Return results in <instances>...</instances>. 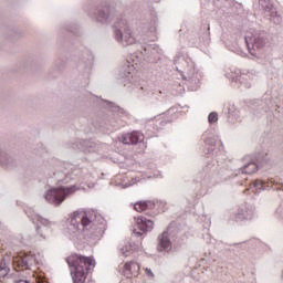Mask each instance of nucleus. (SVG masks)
I'll use <instances>...</instances> for the list:
<instances>
[{"mask_svg":"<svg viewBox=\"0 0 283 283\" xmlns=\"http://www.w3.org/2000/svg\"><path fill=\"white\" fill-rule=\"evenodd\" d=\"M105 230L106 221L101 213L95 210H77L70 216L66 235L74 242L84 238L99 241Z\"/></svg>","mask_w":283,"mask_h":283,"instance_id":"obj_1","label":"nucleus"},{"mask_svg":"<svg viewBox=\"0 0 283 283\" xmlns=\"http://www.w3.org/2000/svg\"><path fill=\"white\" fill-rule=\"evenodd\" d=\"M161 54L158 45L151 44L143 48V51L132 53L128 65H125L119 73V80L124 82H134V70L136 66H142L144 62L156 63Z\"/></svg>","mask_w":283,"mask_h":283,"instance_id":"obj_2","label":"nucleus"},{"mask_svg":"<svg viewBox=\"0 0 283 283\" xmlns=\"http://www.w3.org/2000/svg\"><path fill=\"white\" fill-rule=\"evenodd\" d=\"M233 177V171L227 165H220L219 161H208L198 174L201 186L212 188L229 181Z\"/></svg>","mask_w":283,"mask_h":283,"instance_id":"obj_3","label":"nucleus"},{"mask_svg":"<svg viewBox=\"0 0 283 283\" xmlns=\"http://www.w3.org/2000/svg\"><path fill=\"white\" fill-rule=\"evenodd\" d=\"M71 270L73 283H84L87 274L92 273L96 266L94 256L72 254L66 259Z\"/></svg>","mask_w":283,"mask_h":283,"instance_id":"obj_4","label":"nucleus"},{"mask_svg":"<svg viewBox=\"0 0 283 283\" xmlns=\"http://www.w3.org/2000/svg\"><path fill=\"white\" fill-rule=\"evenodd\" d=\"M113 38L123 46L138 43V39L133 33L130 23L126 18H118L113 24Z\"/></svg>","mask_w":283,"mask_h":283,"instance_id":"obj_5","label":"nucleus"},{"mask_svg":"<svg viewBox=\"0 0 283 283\" xmlns=\"http://www.w3.org/2000/svg\"><path fill=\"white\" fill-rule=\"evenodd\" d=\"M80 187L76 185H72L71 187H57L49 189L44 195L43 198L45 201L54 207H60L65 199L74 195Z\"/></svg>","mask_w":283,"mask_h":283,"instance_id":"obj_6","label":"nucleus"},{"mask_svg":"<svg viewBox=\"0 0 283 283\" xmlns=\"http://www.w3.org/2000/svg\"><path fill=\"white\" fill-rule=\"evenodd\" d=\"M249 53L259 56L269 43L268 34L264 31H253L244 36Z\"/></svg>","mask_w":283,"mask_h":283,"instance_id":"obj_7","label":"nucleus"},{"mask_svg":"<svg viewBox=\"0 0 283 283\" xmlns=\"http://www.w3.org/2000/svg\"><path fill=\"white\" fill-rule=\"evenodd\" d=\"M180 232L175 224H170L166 231L157 237V251L170 253L172 251V243H179Z\"/></svg>","mask_w":283,"mask_h":283,"instance_id":"obj_8","label":"nucleus"},{"mask_svg":"<svg viewBox=\"0 0 283 283\" xmlns=\"http://www.w3.org/2000/svg\"><path fill=\"white\" fill-rule=\"evenodd\" d=\"M184 64H187V69L185 71L179 69V65H176L177 71L181 74L184 81L187 82V85L190 91H197L200 86V82L202 78V73L197 70L196 64L193 62L188 63L182 59Z\"/></svg>","mask_w":283,"mask_h":283,"instance_id":"obj_9","label":"nucleus"},{"mask_svg":"<svg viewBox=\"0 0 283 283\" xmlns=\"http://www.w3.org/2000/svg\"><path fill=\"white\" fill-rule=\"evenodd\" d=\"M95 63V55L93 51L86 50L80 56L77 63L78 73L85 78V81H90V76H92L93 69Z\"/></svg>","mask_w":283,"mask_h":283,"instance_id":"obj_10","label":"nucleus"},{"mask_svg":"<svg viewBox=\"0 0 283 283\" xmlns=\"http://www.w3.org/2000/svg\"><path fill=\"white\" fill-rule=\"evenodd\" d=\"M72 148L77 149L84 154H92V153H105L108 149L106 144H102L97 140H83L76 139L72 143Z\"/></svg>","mask_w":283,"mask_h":283,"instance_id":"obj_11","label":"nucleus"},{"mask_svg":"<svg viewBox=\"0 0 283 283\" xmlns=\"http://www.w3.org/2000/svg\"><path fill=\"white\" fill-rule=\"evenodd\" d=\"M88 17L93 18L97 23L106 25L112 23L114 17L111 7L107 3L98 4L94 11H88Z\"/></svg>","mask_w":283,"mask_h":283,"instance_id":"obj_12","label":"nucleus"},{"mask_svg":"<svg viewBox=\"0 0 283 283\" xmlns=\"http://www.w3.org/2000/svg\"><path fill=\"white\" fill-rule=\"evenodd\" d=\"M135 221L136 226L133 229L132 238H139L138 243H142L147 232L153 231L154 221L151 219H147L146 217H135Z\"/></svg>","mask_w":283,"mask_h":283,"instance_id":"obj_13","label":"nucleus"},{"mask_svg":"<svg viewBox=\"0 0 283 283\" xmlns=\"http://www.w3.org/2000/svg\"><path fill=\"white\" fill-rule=\"evenodd\" d=\"M201 139L205 145V148H201V151H205V155L216 157L220 151V147H222L220 137L205 133Z\"/></svg>","mask_w":283,"mask_h":283,"instance_id":"obj_14","label":"nucleus"},{"mask_svg":"<svg viewBox=\"0 0 283 283\" xmlns=\"http://www.w3.org/2000/svg\"><path fill=\"white\" fill-rule=\"evenodd\" d=\"M33 222L36 223L35 227V231L36 234L42 239V240H46L49 238V235L52 232V228L53 226H55L54 221H50L49 219H45L39 214H35L32 218Z\"/></svg>","mask_w":283,"mask_h":283,"instance_id":"obj_15","label":"nucleus"},{"mask_svg":"<svg viewBox=\"0 0 283 283\" xmlns=\"http://www.w3.org/2000/svg\"><path fill=\"white\" fill-rule=\"evenodd\" d=\"M255 217V208L253 206L243 205L234 210L230 218L235 222H243V220H253Z\"/></svg>","mask_w":283,"mask_h":283,"instance_id":"obj_16","label":"nucleus"},{"mask_svg":"<svg viewBox=\"0 0 283 283\" xmlns=\"http://www.w3.org/2000/svg\"><path fill=\"white\" fill-rule=\"evenodd\" d=\"M232 82L237 84V87L251 88V74L249 72H242L241 70H234L231 74H227Z\"/></svg>","mask_w":283,"mask_h":283,"instance_id":"obj_17","label":"nucleus"},{"mask_svg":"<svg viewBox=\"0 0 283 283\" xmlns=\"http://www.w3.org/2000/svg\"><path fill=\"white\" fill-rule=\"evenodd\" d=\"M12 263L19 269H30V266L35 264V258L33 254L21 253L12 258Z\"/></svg>","mask_w":283,"mask_h":283,"instance_id":"obj_18","label":"nucleus"},{"mask_svg":"<svg viewBox=\"0 0 283 283\" xmlns=\"http://www.w3.org/2000/svg\"><path fill=\"white\" fill-rule=\"evenodd\" d=\"M120 273L127 279L136 277L140 273V264L138 262H127L123 266H119Z\"/></svg>","mask_w":283,"mask_h":283,"instance_id":"obj_19","label":"nucleus"},{"mask_svg":"<svg viewBox=\"0 0 283 283\" xmlns=\"http://www.w3.org/2000/svg\"><path fill=\"white\" fill-rule=\"evenodd\" d=\"M78 174H80L78 169H75V170L64 169V171H56V172H54V178L59 182L70 184V182H72V181L77 179V175Z\"/></svg>","mask_w":283,"mask_h":283,"instance_id":"obj_20","label":"nucleus"},{"mask_svg":"<svg viewBox=\"0 0 283 283\" xmlns=\"http://www.w3.org/2000/svg\"><path fill=\"white\" fill-rule=\"evenodd\" d=\"M144 140L145 136L140 132H132L125 134L122 139L123 144L125 145H137L139 143H143Z\"/></svg>","mask_w":283,"mask_h":283,"instance_id":"obj_21","label":"nucleus"},{"mask_svg":"<svg viewBox=\"0 0 283 283\" xmlns=\"http://www.w3.org/2000/svg\"><path fill=\"white\" fill-rule=\"evenodd\" d=\"M14 164L15 160L13 156L7 153L6 150H2V148H0V166L3 169H11L14 166Z\"/></svg>","mask_w":283,"mask_h":283,"instance_id":"obj_22","label":"nucleus"},{"mask_svg":"<svg viewBox=\"0 0 283 283\" xmlns=\"http://www.w3.org/2000/svg\"><path fill=\"white\" fill-rule=\"evenodd\" d=\"M227 112H228V118L231 123H241L242 117H241V111L235 107V104H229L227 106Z\"/></svg>","mask_w":283,"mask_h":283,"instance_id":"obj_23","label":"nucleus"},{"mask_svg":"<svg viewBox=\"0 0 283 283\" xmlns=\"http://www.w3.org/2000/svg\"><path fill=\"white\" fill-rule=\"evenodd\" d=\"M143 32L155 41L157 38V18H153L150 22L146 23L143 28Z\"/></svg>","mask_w":283,"mask_h":283,"instance_id":"obj_24","label":"nucleus"},{"mask_svg":"<svg viewBox=\"0 0 283 283\" xmlns=\"http://www.w3.org/2000/svg\"><path fill=\"white\" fill-rule=\"evenodd\" d=\"M101 127H105L111 130H117L120 127V124L115 116L107 115L104 117Z\"/></svg>","mask_w":283,"mask_h":283,"instance_id":"obj_25","label":"nucleus"},{"mask_svg":"<svg viewBox=\"0 0 283 283\" xmlns=\"http://www.w3.org/2000/svg\"><path fill=\"white\" fill-rule=\"evenodd\" d=\"M156 208V203L153 200H144V201H137L134 205L135 211L142 213L147 210H154Z\"/></svg>","mask_w":283,"mask_h":283,"instance_id":"obj_26","label":"nucleus"},{"mask_svg":"<svg viewBox=\"0 0 283 283\" xmlns=\"http://www.w3.org/2000/svg\"><path fill=\"white\" fill-rule=\"evenodd\" d=\"M11 258L6 255L0 261V277H6L10 272Z\"/></svg>","mask_w":283,"mask_h":283,"instance_id":"obj_27","label":"nucleus"},{"mask_svg":"<svg viewBox=\"0 0 283 283\" xmlns=\"http://www.w3.org/2000/svg\"><path fill=\"white\" fill-rule=\"evenodd\" d=\"M265 189H266V184L262 180L256 179L253 182L249 184V188L247 189V191L251 190L252 192L259 195L261 191Z\"/></svg>","mask_w":283,"mask_h":283,"instance_id":"obj_28","label":"nucleus"},{"mask_svg":"<svg viewBox=\"0 0 283 283\" xmlns=\"http://www.w3.org/2000/svg\"><path fill=\"white\" fill-rule=\"evenodd\" d=\"M240 174H255L258 165L254 161L244 163L238 170Z\"/></svg>","mask_w":283,"mask_h":283,"instance_id":"obj_29","label":"nucleus"},{"mask_svg":"<svg viewBox=\"0 0 283 283\" xmlns=\"http://www.w3.org/2000/svg\"><path fill=\"white\" fill-rule=\"evenodd\" d=\"M136 249H138V245H132V243H124L123 245H119V253L120 255L127 258Z\"/></svg>","mask_w":283,"mask_h":283,"instance_id":"obj_30","label":"nucleus"},{"mask_svg":"<svg viewBox=\"0 0 283 283\" xmlns=\"http://www.w3.org/2000/svg\"><path fill=\"white\" fill-rule=\"evenodd\" d=\"M107 104H108V109L111 111V113L128 116V113L123 107L114 104L113 102H107Z\"/></svg>","mask_w":283,"mask_h":283,"instance_id":"obj_31","label":"nucleus"},{"mask_svg":"<svg viewBox=\"0 0 283 283\" xmlns=\"http://www.w3.org/2000/svg\"><path fill=\"white\" fill-rule=\"evenodd\" d=\"M69 32H72L74 35L78 36L81 34V29L78 24L72 23L70 28H66Z\"/></svg>","mask_w":283,"mask_h":283,"instance_id":"obj_32","label":"nucleus"},{"mask_svg":"<svg viewBox=\"0 0 283 283\" xmlns=\"http://www.w3.org/2000/svg\"><path fill=\"white\" fill-rule=\"evenodd\" d=\"M218 122V113L217 112H211L210 114H208V123H210V125H212L213 123Z\"/></svg>","mask_w":283,"mask_h":283,"instance_id":"obj_33","label":"nucleus"},{"mask_svg":"<svg viewBox=\"0 0 283 283\" xmlns=\"http://www.w3.org/2000/svg\"><path fill=\"white\" fill-rule=\"evenodd\" d=\"M139 91H140V93H142L144 96H148V95H149V96H155V95H156V93L149 92L147 86H140Z\"/></svg>","mask_w":283,"mask_h":283,"instance_id":"obj_34","label":"nucleus"},{"mask_svg":"<svg viewBox=\"0 0 283 283\" xmlns=\"http://www.w3.org/2000/svg\"><path fill=\"white\" fill-rule=\"evenodd\" d=\"M138 181H140V179L134 178L129 184H125V185L123 186V188H128V187H130V186L137 184Z\"/></svg>","mask_w":283,"mask_h":283,"instance_id":"obj_35","label":"nucleus"},{"mask_svg":"<svg viewBox=\"0 0 283 283\" xmlns=\"http://www.w3.org/2000/svg\"><path fill=\"white\" fill-rule=\"evenodd\" d=\"M145 272H146V275H147V276L154 277V272H153L150 269L146 268V269H145Z\"/></svg>","mask_w":283,"mask_h":283,"instance_id":"obj_36","label":"nucleus"},{"mask_svg":"<svg viewBox=\"0 0 283 283\" xmlns=\"http://www.w3.org/2000/svg\"><path fill=\"white\" fill-rule=\"evenodd\" d=\"M202 3H216V2H219L220 0H200Z\"/></svg>","mask_w":283,"mask_h":283,"instance_id":"obj_37","label":"nucleus"},{"mask_svg":"<svg viewBox=\"0 0 283 283\" xmlns=\"http://www.w3.org/2000/svg\"><path fill=\"white\" fill-rule=\"evenodd\" d=\"M15 283H29V282L25 280H19V281H15Z\"/></svg>","mask_w":283,"mask_h":283,"instance_id":"obj_38","label":"nucleus"},{"mask_svg":"<svg viewBox=\"0 0 283 283\" xmlns=\"http://www.w3.org/2000/svg\"><path fill=\"white\" fill-rule=\"evenodd\" d=\"M172 112H174V108H169V109H168V113H169V114H172Z\"/></svg>","mask_w":283,"mask_h":283,"instance_id":"obj_39","label":"nucleus"},{"mask_svg":"<svg viewBox=\"0 0 283 283\" xmlns=\"http://www.w3.org/2000/svg\"><path fill=\"white\" fill-rule=\"evenodd\" d=\"M268 112V107H263V113H266Z\"/></svg>","mask_w":283,"mask_h":283,"instance_id":"obj_40","label":"nucleus"},{"mask_svg":"<svg viewBox=\"0 0 283 283\" xmlns=\"http://www.w3.org/2000/svg\"><path fill=\"white\" fill-rule=\"evenodd\" d=\"M205 28H206L207 30H210V27H209L208 24H206Z\"/></svg>","mask_w":283,"mask_h":283,"instance_id":"obj_41","label":"nucleus"},{"mask_svg":"<svg viewBox=\"0 0 283 283\" xmlns=\"http://www.w3.org/2000/svg\"><path fill=\"white\" fill-rule=\"evenodd\" d=\"M241 186H247V184H245V182H242Z\"/></svg>","mask_w":283,"mask_h":283,"instance_id":"obj_42","label":"nucleus"}]
</instances>
